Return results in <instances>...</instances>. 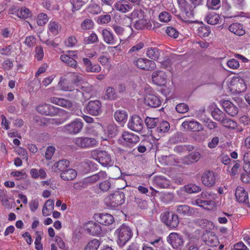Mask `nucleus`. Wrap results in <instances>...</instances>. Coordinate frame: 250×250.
<instances>
[{
    "instance_id": "de8ad7c7",
    "label": "nucleus",
    "mask_w": 250,
    "mask_h": 250,
    "mask_svg": "<svg viewBox=\"0 0 250 250\" xmlns=\"http://www.w3.org/2000/svg\"><path fill=\"white\" fill-rule=\"evenodd\" d=\"M183 140V134L181 132H176L169 138L168 142L170 144H175L182 142Z\"/></svg>"
},
{
    "instance_id": "393cba45",
    "label": "nucleus",
    "mask_w": 250,
    "mask_h": 250,
    "mask_svg": "<svg viewBox=\"0 0 250 250\" xmlns=\"http://www.w3.org/2000/svg\"><path fill=\"white\" fill-rule=\"evenodd\" d=\"M201 154L199 152L194 151L188 155L185 156L183 159V163L186 165H190L197 162L200 158Z\"/></svg>"
},
{
    "instance_id": "6e6d98bb",
    "label": "nucleus",
    "mask_w": 250,
    "mask_h": 250,
    "mask_svg": "<svg viewBox=\"0 0 250 250\" xmlns=\"http://www.w3.org/2000/svg\"><path fill=\"white\" fill-rule=\"evenodd\" d=\"M207 5L208 9L217 10L221 6L220 0H211L208 1Z\"/></svg>"
},
{
    "instance_id": "c85d7f7f",
    "label": "nucleus",
    "mask_w": 250,
    "mask_h": 250,
    "mask_svg": "<svg viewBox=\"0 0 250 250\" xmlns=\"http://www.w3.org/2000/svg\"><path fill=\"white\" fill-rule=\"evenodd\" d=\"M235 197L240 203H247L248 201V193L243 187H237L235 190Z\"/></svg>"
},
{
    "instance_id": "37998d69",
    "label": "nucleus",
    "mask_w": 250,
    "mask_h": 250,
    "mask_svg": "<svg viewBox=\"0 0 250 250\" xmlns=\"http://www.w3.org/2000/svg\"><path fill=\"white\" fill-rule=\"evenodd\" d=\"M210 33V29L208 26L202 25L197 30V35L201 37H207Z\"/></svg>"
},
{
    "instance_id": "bb28decb",
    "label": "nucleus",
    "mask_w": 250,
    "mask_h": 250,
    "mask_svg": "<svg viewBox=\"0 0 250 250\" xmlns=\"http://www.w3.org/2000/svg\"><path fill=\"white\" fill-rule=\"evenodd\" d=\"M202 199L206 200L205 202L208 206L213 205L214 200L217 198L216 194L211 191L202 192L200 194Z\"/></svg>"
},
{
    "instance_id": "423d86ee",
    "label": "nucleus",
    "mask_w": 250,
    "mask_h": 250,
    "mask_svg": "<svg viewBox=\"0 0 250 250\" xmlns=\"http://www.w3.org/2000/svg\"><path fill=\"white\" fill-rule=\"evenodd\" d=\"M83 123L82 120L77 119L70 124L63 126V131L69 134H77L80 133L83 127Z\"/></svg>"
},
{
    "instance_id": "20e7f679",
    "label": "nucleus",
    "mask_w": 250,
    "mask_h": 250,
    "mask_svg": "<svg viewBox=\"0 0 250 250\" xmlns=\"http://www.w3.org/2000/svg\"><path fill=\"white\" fill-rule=\"evenodd\" d=\"M73 142L74 144L83 149H87L96 146L97 141L93 138L87 137H79L75 138Z\"/></svg>"
},
{
    "instance_id": "e2e57ef3",
    "label": "nucleus",
    "mask_w": 250,
    "mask_h": 250,
    "mask_svg": "<svg viewBox=\"0 0 250 250\" xmlns=\"http://www.w3.org/2000/svg\"><path fill=\"white\" fill-rule=\"evenodd\" d=\"M87 11L92 14H98L101 12V9L98 5L93 4L89 5L87 7Z\"/></svg>"
},
{
    "instance_id": "f3484780",
    "label": "nucleus",
    "mask_w": 250,
    "mask_h": 250,
    "mask_svg": "<svg viewBox=\"0 0 250 250\" xmlns=\"http://www.w3.org/2000/svg\"><path fill=\"white\" fill-rule=\"evenodd\" d=\"M222 105L226 113L231 116H236L238 112V107L229 100L223 101Z\"/></svg>"
},
{
    "instance_id": "a878e982",
    "label": "nucleus",
    "mask_w": 250,
    "mask_h": 250,
    "mask_svg": "<svg viewBox=\"0 0 250 250\" xmlns=\"http://www.w3.org/2000/svg\"><path fill=\"white\" fill-rule=\"evenodd\" d=\"M69 161L63 159L55 163L52 167V170L55 172H62L69 166Z\"/></svg>"
},
{
    "instance_id": "13d9d810",
    "label": "nucleus",
    "mask_w": 250,
    "mask_h": 250,
    "mask_svg": "<svg viewBox=\"0 0 250 250\" xmlns=\"http://www.w3.org/2000/svg\"><path fill=\"white\" fill-rule=\"evenodd\" d=\"M47 15L45 13H41L37 17V23L39 25L42 26L45 24L48 21Z\"/></svg>"
},
{
    "instance_id": "4468645a",
    "label": "nucleus",
    "mask_w": 250,
    "mask_h": 250,
    "mask_svg": "<svg viewBox=\"0 0 250 250\" xmlns=\"http://www.w3.org/2000/svg\"><path fill=\"white\" fill-rule=\"evenodd\" d=\"M203 184L208 187L214 186L216 181V175L211 171H205L201 178Z\"/></svg>"
},
{
    "instance_id": "aec40b11",
    "label": "nucleus",
    "mask_w": 250,
    "mask_h": 250,
    "mask_svg": "<svg viewBox=\"0 0 250 250\" xmlns=\"http://www.w3.org/2000/svg\"><path fill=\"white\" fill-rule=\"evenodd\" d=\"M102 35L104 41L107 44L114 45L117 43V39L114 37L113 33L107 29L102 31Z\"/></svg>"
},
{
    "instance_id": "09e8293b",
    "label": "nucleus",
    "mask_w": 250,
    "mask_h": 250,
    "mask_svg": "<svg viewBox=\"0 0 250 250\" xmlns=\"http://www.w3.org/2000/svg\"><path fill=\"white\" fill-rule=\"evenodd\" d=\"M99 42L98 37L94 33H91L88 37H86L83 40V42L85 44H92Z\"/></svg>"
},
{
    "instance_id": "ea45409f",
    "label": "nucleus",
    "mask_w": 250,
    "mask_h": 250,
    "mask_svg": "<svg viewBox=\"0 0 250 250\" xmlns=\"http://www.w3.org/2000/svg\"><path fill=\"white\" fill-rule=\"evenodd\" d=\"M17 16L20 18L25 19L31 17L32 13L29 9L22 7L17 11Z\"/></svg>"
},
{
    "instance_id": "2f4dec72",
    "label": "nucleus",
    "mask_w": 250,
    "mask_h": 250,
    "mask_svg": "<svg viewBox=\"0 0 250 250\" xmlns=\"http://www.w3.org/2000/svg\"><path fill=\"white\" fill-rule=\"evenodd\" d=\"M122 137L128 144H135L139 141V138L137 135L127 131L122 134Z\"/></svg>"
},
{
    "instance_id": "c9c22d12",
    "label": "nucleus",
    "mask_w": 250,
    "mask_h": 250,
    "mask_svg": "<svg viewBox=\"0 0 250 250\" xmlns=\"http://www.w3.org/2000/svg\"><path fill=\"white\" fill-rule=\"evenodd\" d=\"M30 174L34 179L40 178L41 179H43L47 176V174L43 168L39 169L32 168L30 170Z\"/></svg>"
},
{
    "instance_id": "7c9ffc66",
    "label": "nucleus",
    "mask_w": 250,
    "mask_h": 250,
    "mask_svg": "<svg viewBox=\"0 0 250 250\" xmlns=\"http://www.w3.org/2000/svg\"><path fill=\"white\" fill-rule=\"evenodd\" d=\"M77 175V171L73 168L66 169L60 174L61 178L64 181L74 180Z\"/></svg>"
},
{
    "instance_id": "f257e3e1",
    "label": "nucleus",
    "mask_w": 250,
    "mask_h": 250,
    "mask_svg": "<svg viewBox=\"0 0 250 250\" xmlns=\"http://www.w3.org/2000/svg\"><path fill=\"white\" fill-rule=\"evenodd\" d=\"M114 235L118 238V245L124 246L132 238L133 232L129 226L123 224L115 230Z\"/></svg>"
},
{
    "instance_id": "0e129e2a",
    "label": "nucleus",
    "mask_w": 250,
    "mask_h": 250,
    "mask_svg": "<svg viewBox=\"0 0 250 250\" xmlns=\"http://www.w3.org/2000/svg\"><path fill=\"white\" fill-rule=\"evenodd\" d=\"M167 34L174 39H176L178 37L179 32L172 27H167L166 30Z\"/></svg>"
},
{
    "instance_id": "5fc2aeb1",
    "label": "nucleus",
    "mask_w": 250,
    "mask_h": 250,
    "mask_svg": "<svg viewBox=\"0 0 250 250\" xmlns=\"http://www.w3.org/2000/svg\"><path fill=\"white\" fill-rule=\"evenodd\" d=\"M81 26L83 30L91 29L94 26V22L91 19H86L82 22Z\"/></svg>"
},
{
    "instance_id": "338daca9",
    "label": "nucleus",
    "mask_w": 250,
    "mask_h": 250,
    "mask_svg": "<svg viewBox=\"0 0 250 250\" xmlns=\"http://www.w3.org/2000/svg\"><path fill=\"white\" fill-rule=\"evenodd\" d=\"M171 17L170 13L165 11L161 12L159 16L160 21L164 22H167L170 21Z\"/></svg>"
},
{
    "instance_id": "cd10ccee",
    "label": "nucleus",
    "mask_w": 250,
    "mask_h": 250,
    "mask_svg": "<svg viewBox=\"0 0 250 250\" xmlns=\"http://www.w3.org/2000/svg\"><path fill=\"white\" fill-rule=\"evenodd\" d=\"M134 27L137 30L145 28L150 30L152 28V24L149 20L142 18L135 21Z\"/></svg>"
},
{
    "instance_id": "a19ab883",
    "label": "nucleus",
    "mask_w": 250,
    "mask_h": 250,
    "mask_svg": "<svg viewBox=\"0 0 250 250\" xmlns=\"http://www.w3.org/2000/svg\"><path fill=\"white\" fill-rule=\"evenodd\" d=\"M159 120L157 118H150L147 117L145 120V123L148 128L154 129L157 126Z\"/></svg>"
},
{
    "instance_id": "9b49d317",
    "label": "nucleus",
    "mask_w": 250,
    "mask_h": 250,
    "mask_svg": "<svg viewBox=\"0 0 250 250\" xmlns=\"http://www.w3.org/2000/svg\"><path fill=\"white\" fill-rule=\"evenodd\" d=\"M160 97L156 93H148L145 98V104L152 108H157L161 104Z\"/></svg>"
},
{
    "instance_id": "680f3d73",
    "label": "nucleus",
    "mask_w": 250,
    "mask_h": 250,
    "mask_svg": "<svg viewBox=\"0 0 250 250\" xmlns=\"http://www.w3.org/2000/svg\"><path fill=\"white\" fill-rule=\"evenodd\" d=\"M105 96L108 100H114L116 97L115 90L112 87H108L106 91Z\"/></svg>"
},
{
    "instance_id": "69168bd1",
    "label": "nucleus",
    "mask_w": 250,
    "mask_h": 250,
    "mask_svg": "<svg viewBox=\"0 0 250 250\" xmlns=\"http://www.w3.org/2000/svg\"><path fill=\"white\" fill-rule=\"evenodd\" d=\"M111 20V16L109 14L101 15L97 20V22L100 24H107Z\"/></svg>"
},
{
    "instance_id": "052dcab7",
    "label": "nucleus",
    "mask_w": 250,
    "mask_h": 250,
    "mask_svg": "<svg viewBox=\"0 0 250 250\" xmlns=\"http://www.w3.org/2000/svg\"><path fill=\"white\" fill-rule=\"evenodd\" d=\"M175 109L177 112L183 114L188 111L189 107L186 104L180 103L176 106Z\"/></svg>"
},
{
    "instance_id": "f03ea898",
    "label": "nucleus",
    "mask_w": 250,
    "mask_h": 250,
    "mask_svg": "<svg viewBox=\"0 0 250 250\" xmlns=\"http://www.w3.org/2000/svg\"><path fill=\"white\" fill-rule=\"evenodd\" d=\"M125 202V194L119 191L110 194L104 199V203L107 206L114 208L121 206Z\"/></svg>"
},
{
    "instance_id": "f704fd0d",
    "label": "nucleus",
    "mask_w": 250,
    "mask_h": 250,
    "mask_svg": "<svg viewBox=\"0 0 250 250\" xmlns=\"http://www.w3.org/2000/svg\"><path fill=\"white\" fill-rule=\"evenodd\" d=\"M60 60L70 67L75 68L78 66L77 61L73 58L66 54L61 55Z\"/></svg>"
},
{
    "instance_id": "58836bf2",
    "label": "nucleus",
    "mask_w": 250,
    "mask_h": 250,
    "mask_svg": "<svg viewBox=\"0 0 250 250\" xmlns=\"http://www.w3.org/2000/svg\"><path fill=\"white\" fill-rule=\"evenodd\" d=\"M155 184L160 188H165L169 186V182L164 177L160 176L155 178Z\"/></svg>"
},
{
    "instance_id": "4be33fe9",
    "label": "nucleus",
    "mask_w": 250,
    "mask_h": 250,
    "mask_svg": "<svg viewBox=\"0 0 250 250\" xmlns=\"http://www.w3.org/2000/svg\"><path fill=\"white\" fill-rule=\"evenodd\" d=\"M97 221L100 224L107 226L112 224L114 221V217L108 213H101L97 215Z\"/></svg>"
},
{
    "instance_id": "5701e85b",
    "label": "nucleus",
    "mask_w": 250,
    "mask_h": 250,
    "mask_svg": "<svg viewBox=\"0 0 250 250\" xmlns=\"http://www.w3.org/2000/svg\"><path fill=\"white\" fill-rule=\"evenodd\" d=\"M170 128V125L166 121L158 122L157 127L154 130V133H156L159 136H163L165 133L168 132Z\"/></svg>"
},
{
    "instance_id": "79ce46f5",
    "label": "nucleus",
    "mask_w": 250,
    "mask_h": 250,
    "mask_svg": "<svg viewBox=\"0 0 250 250\" xmlns=\"http://www.w3.org/2000/svg\"><path fill=\"white\" fill-rule=\"evenodd\" d=\"M194 6L193 7L191 4L186 2L184 4L183 14L188 18H192L194 16Z\"/></svg>"
},
{
    "instance_id": "6ab92c4d",
    "label": "nucleus",
    "mask_w": 250,
    "mask_h": 250,
    "mask_svg": "<svg viewBox=\"0 0 250 250\" xmlns=\"http://www.w3.org/2000/svg\"><path fill=\"white\" fill-rule=\"evenodd\" d=\"M83 62L87 72L98 73L101 70L100 65L98 64H93L88 58H83Z\"/></svg>"
},
{
    "instance_id": "4c0bfd02",
    "label": "nucleus",
    "mask_w": 250,
    "mask_h": 250,
    "mask_svg": "<svg viewBox=\"0 0 250 250\" xmlns=\"http://www.w3.org/2000/svg\"><path fill=\"white\" fill-rule=\"evenodd\" d=\"M146 54L148 58L157 60L160 57V50L156 47H150L147 48Z\"/></svg>"
},
{
    "instance_id": "bf43d9fd",
    "label": "nucleus",
    "mask_w": 250,
    "mask_h": 250,
    "mask_svg": "<svg viewBox=\"0 0 250 250\" xmlns=\"http://www.w3.org/2000/svg\"><path fill=\"white\" fill-rule=\"evenodd\" d=\"M35 57L38 61H41L44 56L43 47L40 45L36 46L35 48Z\"/></svg>"
},
{
    "instance_id": "412c9836",
    "label": "nucleus",
    "mask_w": 250,
    "mask_h": 250,
    "mask_svg": "<svg viewBox=\"0 0 250 250\" xmlns=\"http://www.w3.org/2000/svg\"><path fill=\"white\" fill-rule=\"evenodd\" d=\"M182 126L191 131H199L204 130V126L199 122L194 121H185Z\"/></svg>"
},
{
    "instance_id": "49530a36",
    "label": "nucleus",
    "mask_w": 250,
    "mask_h": 250,
    "mask_svg": "<svg viewBox=\"0 0 250 250\" xmlns=\"http://www.w3.org/2000/svg\"><path fill=\"white\" fill-rule=\"evenodd\" d=\"M100 244L98 239H94L87 244L84 250H97Z\"/></svg>"
},
{
    "instance_id": "1a4fd4ad",
    "label": "nucleus",
    "mask_w": 250,
    "mask_h": 250,
    "mask_svg": "<svg viewBox=\"0 0 250 250\" xmlns=\"http://www.w3.org/2000/svg\"><path fill=\"white\" fill-rule=\"evenodd\" d=\"M86 110L90 115L98 116L102 113V103L99 100L90 101L86 106Z\"/></svg>"
},
{
    "instance_id": "39448f33",
    "label": "nucleus",
    "mask_w": 250,
    "mask_h": 250,
    "mask_svg": "<svg viewBox=\"0 0 250 250\" xmlns=\"http://www.w3.org/2000/svg\"><path fill=\"white\" fill-rule=\"evenodd\" d=\"M162 221L171 228L177 227L179 224V218L177 214L169 211H165L161 215Z\"/></svg>"
},
{
    "instance_id": "c03bdc74",
    "label": "nucleus",
    "mask_w": 250,
    "mask_h": 250,
    "mask_svg": "<svg viewBox=\"0 0 250 250\" xmlns=\"http://www.w3.org/2000/svg\"><path fill=\"white\" fill-rule=\"evenodd\" d=\"M211 115L214 119L221 122L225 116V113L218 108H215L213 111H212Z\"/></svg>"
},
{
    "instance_id": "a211bd4d",
    "label": "nucleus",
    "mask_w": 250,
    "mask_h": 250,
    "mask_svg": "<svg viewBox=\"0 0 250 250\" xmlns=\"http://www.w3.org/2000/svg\"><path fill=\"white\" fill-rule=\"evenodd\" d=\"M152 81L157 85H163L166 83V75L163 71H154L152 74Z\"/></svg>"
},
{
    "instance_id": "864d4df0",
    "label": "nucleus",
    "mask_w": 250,
    "mask_h": 250,
    "mask_svg": "<svg viewBox=\"0 0 250 250\" xmlns=\"http://www.w3.org/2000/svg\"><path fill=\"white\" fill-rule=\"evenodd\" d=\"M108 136L113 137L116 136L118 133V126L114 124H110L107 128Z\"/></svg>"
},
{
    "instance_id": "9d476101",
    "label": "nucleus",
    "mask_w": 250,
    "mask_h": 250,
    "mask_svg": "<svg viewBox=\"0 0 250 250\" xmlns=\"http://www.w3.org/2000/svg\"><path fill=\"white\" fill-rule=\"evenodd\" d=\"M128 127L135 132H140L142 131L144 126L143 121L137 115H133L129 120L128 125Z\"/></svg>"
},
{
    "instance_id": "0eeeda50",
    "label": "nucleus",
    "mask_w": 250,
    "mask_h": 250,
    "mask_svg": "<svg viewBox=\"0 0 250 250\" xmlns=\"http://www.w3.org/2000/svg\"><path fill=\"white\" fill-rule=\"evenodd\" d=\"M36 110L42 115L53 116L59 112V109L47 104H42L36 107Z\"/></svg>"
},
{
    "instance_id": "4d7b16f0",
    "label": "nucleus",
    "mask_w": 250,
    "mask_h": 250,
    "mask_svg": "<svg viewBox=\"0 0 250 250\" xmlns=\"http://www.w3.org/2000/svg\"><path fill=\"white\" fill-rule=\"evenodd\" d=\"M70 2L73 6L72 11L74 12L79 10L85 3V1L82 0H70Z\"/></svg>"
},
{
    "instance_id": "ddd939ff",
    "label": "nucleus",
    "mask_w": 250,
    "mask_h": 250,
    "mask_svg": "<svg viewBox=\"0 0 250 250\" xmlns=\"http://www.w3.org/2000/svg\"><path fill=\"white\" fill-rule=\"evenodd\" d=\"M84 229L86 232L91 235H98L102 231L101 225L93 221H89L84 226Z\"/></svg>"
},
{
    "instance_id": "b1692460",
    "label": "nucleus",
    "mask_w": 250,
    "mask_h": 250,
    "mask_svg": "<svg viewBox=\"0 0 250 250\" xmlns=\"http://www.w3.org/2000/svg\"><path fill=\"white\" fill-rule=\"evenodd\" d=\"M48 101L49 102L54 104H57L67 108H70L72 105V104L71 101L63 98L52 97H50Z\"/></svg>"
},
{
    "instance_id": "473e14b6",
    "label": "nucleus",
    "mask_w": 250,
    "mask_h": 250,
    "mask_svg": "<svg viewBox=\"0 0 250 250\" xmlns=\"http://www.w3.org/2000/svg\"><path fill=\"white\" fill-rule=\"evenodd\" d=\"M229 30L231 32L238 36H242L245 33L242 24L239 23H233L229 27Z\"/></svg>"
},
{
    "instance_id": "603ef678",
    "label": "nucleus",
    "mask_w": 250,
    "mask_h": 250,
    "mask_svg": "<svg viewBox=\"0 0 250 250\" xmlns=\"http://www.w3.org/2000/svg\"><path fill=\"white\" fill-rule=\"evenodd\" d=\"M185 191L189 194L199 192L201 190V188L198 186L194 184H189L185 186Z\"/></svg>"
},
{
    "instance_id": "6e6552de",
    "label": "nucleus",
    "mask_w": 250,
    "mask_h": 250,
    "mask_svg": "<svg viewBox=\"0 0 250 250\" xmlns=\"http://www.w3.org/2000/svg\"><path fill=\"white\" fill-rule=\"evenodd\" d=\"M134 64L139 69L146 71H151L154 70L156 65L154 61L147 59L139 58L134 62Z\"/></svg>"
},
{
    "instance_id": "c756f323",
    "label": "nucleus",
    "mask_w": 250,
    "mask_h": 250,
    "mask_svg": "<svg viewBox=\"0 0 250 250\" xmlns=\"http://www.w3.org/2000/svg\"><path fill=\"white\" fill-rule=\"evenodd\" d=\"M114 8L122 13H126L132 9V5L125 0L119 1L115 4Z\"/></svg>"
},
{
    "instance_id": "72a5a7b5",
    "label": "nucleus",
    "mask_w": 250,
    "mask_h": 250,
    "mask_svg": "<svg viewBox=\"0 0 250 250\" xmlns=\"http://www.w3.org/2000/svg\"><path fill=\"white\" fill-rule=\"evenodd\" d=\"M114 116L117 122L124 125L127 121L128 115L125 111L119 110L114 113Z\"/></svg>"
},
{
    "instance_id": "3c124183",
    "label": "nucleus",
    "mask_w": 250,
    "mask_h": 250,
    "mask_svg": "<svg viewBox=\"0 0 250 250\" xmlns=\"http://www.w3.org/2000/svg\"><path fill=\"white\" fill-rule=\"evenodd\" d=\"M221 123L227 128L234 129L237 126L236 123L230 119L224 118L222 121Z\"/></svg>"
},
{
    "instance_id": "a18cd8bd",
    "label": "nucleus",
    "mask_w": 250,
    "mask_h": 250,
    "mask_svg": "<svg viewBox=\"0 0 250 250\" xmlns=\"http://www.w3.org/2000/svg\"><path fill=\"white\" fill-rule=\"evenodd\" d=\"M37 38L33 36L30 35L25 37L23 43L29 48H33L37 43Z\"/></svg>"
},
{
    "instance_id": "774afa93",
    "label": "nucleus",
    "mask_w": 250,
    "mask_h": 250,
    "mask_svg": "<svg viewBox=\"0 0 250 250\" xmlns=\"http://www.w3.org/2000/svg\"><path fill=\"white\" fill-rule=\"evenodd\" d=\"M236 86L237 88L236 90L238 92L240 93L245 91L246 89V85L245 84L244 81L242 79H239L236 83Z\"/></svg>"
},
{
    "instance_id": "2eb2a0df",
    "label": "nucleus",
    "mask_w": 250,
    "mask_h": 250,
    "mask_svg": "<svg viewBox=\"0 0 250 250\" xmlns=\"http://www.w3.org/2000/svg\"><path fill=\"white\" fill-rule=\"evenodd\" d=\"M167 241L171 245L174 249H177L184 244L183 237L177 233L172 232L170 233L167 238Z\"/></svg>"
},
{
    "instance_id": "7ed1b4c3",
    "label": "nucleus",
    "mask_w": 250,
    "mask_h": 250,
    "mask_svg": "<svg viewBox=\"0 0 250 250\" xmlns=\"http://www.w3.org/2000/svg\"><path fill=\"white\" fill-rule=\"evenodd\" d=\"M92 157L104 166H112L114 162L110 155L106 151L95 150L91 153Z\"/></svg>"
},
{
    "instance_id": "dca6fc26",
    "label": "nucleus",
    "mask_w": 250,
    "mask_h": 250,
    "mask_svg": "<svg viewBox=\"0 0 250 250\" xmlns=\"http://www.w3.org/2000/svg\"><path fill=\"white\" fill-rule=\"evenodd\" d=\"M203 240L208 246L216 247L219 244L217 236L212 231H207L203 234Z\"/></svg>"
},
{
    "instance_id": "8fccbe9b",
    "label": "nucleus",
    "mask_w": 250,
    "mask_h": 250,
    "mask_svg": "<svg viewBox=\"0 0 250 250\" xmlns=\"http://www.w3.org/2000/svg\"><path fill=\"white\" fill-rule=\"evenodd\" d=\"M207 22L211 25H215L218 23L219 16L216 14H209L207 17Z\"/></svg>"
},
{
    "instance_id": "e433bc0d",
    "label": "nucleus",
    "mask_w": 250,
    "mask_h": 250,
    "mask_svg": "<svg viewBox=\"0 0 250 250\" xmlns=\"http://www.w3.org/2000/svg\"><path fill=\"white\" fill-rule=\"evenodd\" d=\"M107 174L105 171H101L98 173L94 174L86 178V181L91 183H94L98 180H103L106 178Z\"/></svg>"
},
{
    "instance_id": "f8f14e48",
    "label": "nucleus",
    "mask_w": 250,
    "mask_h": 250,
    "mask_svg": "<svg viewBox=\"0 0 250 250\" xmlns=\"http://www.w3.org/2000/svg\"><path fill=\"white\" fill-rule=\"evenodd\" d=\"M176 211L182 216H193L197 209L187 205H180L175 206Z\"/></svg>"
}]
</instances>
